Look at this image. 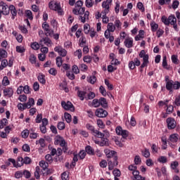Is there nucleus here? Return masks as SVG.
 Here are the masks:
<instances>
[{"instance_id":"1","label":"nucleus","mask_w":180,"mask_h":180,"mask_svg":"<svg viewBox=\"0 0 180 180\" xmlns=\"http://www.w3.org/2000/svg\"><path fill=\"white\" fill-rule=\"evenodd\" d=\"M83 6V1L81 0L77 1L75 3V8H73L72 10V13L75 15H80L79 18V20H81V22L85 23L86 20H89V12L88 11H86L85 7ZM82 16V15H84Z\"/></svg>"},{"instance_id":"2","label":"nucleus","mask_w":180,"mask_h":180,"mask_svg":"<svg viewBox=\"0 0 180 180\" xmlns=\"http://www.w3.org/2000/svg\"><path fill=\"white\" fill-rule=\"evenodd\" d=\"M50 10L58 12L60 15H63V11L61 9L60 3L57 1H51L49 4Z\"/></svg>"},{"instance_id":"3","label":"nucleus","mask_w":180,"mask_h":180,"mask_svg":"<svg viewBox=\"0 0 180 180\" xmlns=\"http://www.w3.org/2000/svg\"><path fill=\"white\" fill-rule=\"evenodd\" d=\"M86 127L88 130L91 131L93 135L97 138H101L102 137V132L99 131L97 129H95V127L91 125V124L88 123L86 125Z\"/></svg>"},{"instance_id":"4","label":"nucleus","mask_w":180,"mask_h":180,"mask_svg":"<svg viewBox=\"0 0 180 180\" xmlns=\"http://www.w3.org/2000/svg\"><path fill=\"white\" fill-rule=\"evenodd\" d=\"M118 158L117 156H115L113 159H108V169L110 171H112L114 169L115 167H116L118 165Z\"/></svg>"},{"instance_id":"5","label":"nucleus","mask_w":180,"mask_h":180,"mask_svg":"<svg viewBox=\"0 0 180 180\" xmlns=\"http://www.w3.org/2000/svg\"><path fill=\"white\" fill-rule=\"evenodd\" d=\"M0 11L3 15L6 16L9 15V7L4 1L0 2Z\"/></svg>"},{"instance_id":"6","label":"nucleus","mask_w":180,"mask_h":180,"mask_svg":"<svg viewBox=\"0 0 180 180\" xmlns=\"http://www.w3.org/2000/svg\"><path fill=\"white\" fill-rule=\"evenodd\" d=\"M61 106L65 110H70L71 112L75 111V107L70 101H68V102L62 101Z\"/></svg>"},{"instance_id":"7","label":"nucleus","mask_w":180,"mask_h":180,"mask_svg":"<svg viewBox=\"0 0 180 180\" xmlns=\"http://www.w3.org/2000/svg\"><path fill=\"white\" fill-rule=\"evenodd\" d=\"M54 144L55 146H64L66 145V141L63 136L57 135L54 139Z\"/></svg>"},{"instance_id":"8","label":"nucleus","mask_w":180,"mask_h":180,"mask_svg":"<svg viewBox=\"0 0 180 180\" xmlns=\"http://www.w3.org/2000/svg\"><path fill=\"white\" fill-rule=\"evenodd\" d=\"M95 115L99 118H105L108 116V112L103 108H98L95 112Z\"/></svg>"},{"instance_id":"9","label":"nucleus","mask_w":180,"mask_h":180,"mask_svg":"<svg viewBox=\"0 0 180 180\" xmlns=\"http://www.w3.org/2000/svg\"><path fill=\"white\" fill-rule=\"evenodd\" d=\"M42 27L45 31V34L46 37H52L53 34V30L50 29V26L46 23V22L42 24Z\"/></svg>"},{"instance_id":"10","label":"nucleus","mask_w":180,"mask_h":180,"mask_svg":"<svg viewBox=\"0 0 180 180\" xmlns=\"http://www.w3.org/2000/svg\"><path fill=\"white\" fill-rule=\"evenodd\" d=\"M166 123L167 124V129L169 130L174 129L176 128V121L172 117L166 119Z\"/></svg>"},{"instance_id":"11","label":"nucleus","mask_w":180,"mask_h":180,"mask_svg":"<svg viewBox=\"0 0 180 180\" xmlns=\"http://www.w3.org/2000/svg\"><path fill=\"white\" fill-rule=\"evenodd\" d=\"M54 51L58 53L59 56L63 58L67 56V51L60 46H56Z\"/></svg>"},{"instance_id":"12","label":"nucleus","mask_w":180,"mask_h":180,"mask_svg":"<svg viewBox=\"0 0 180 180\" xmlns=\"http://www.w3.org/2000/svg\"><path fill=\"white\" fill-rule=\"evenodd\" d=\"M104 153L106 157L110 160H113L115 157H117V153L115 150H111L110 149H105Z\"/></svg>"},{"instance_id":"13","label":"nucleus","mask_w":180,"mask_h":180,"mask_svg":"<svg viewBox=\"0 0 180 180\" xmlns=\"http://www.w3.org/2000/svg\"><path fill=\"white\" fill-rule=\"evenodd\" d=\"M4 97L11 98L13 95V89L11 87H7L3 91Z\"/></svg>"},{"instance_id":"14","label":"nucleus","mask_w":180,"mask_h":180,"mask_svg":"<svg viewBox=\"0 0 180 180\" xmlns=\"http://www.w3.org/2000/svg\"><path fill=\"white\" fill-rule=\"evenodd\" d=\"M179 141V134H172L169 136V139H167L168 142L172 143H176Z\"/></svg>"},{"instance_id":"15","label":"nucleus","mask_w":180,"mask_h":180,"mask_svg":"<svg viewBox=\"0 0 180 180\" xmlns=\"http://www.w3.org/2000/svg\"><path fill=\"white\" fill-rule=\"evenodd\" d=\"M77 94L79 98L80 99V101H84V100H86V91L78 90Z\"/></svg>"},{"instance_id":"16","label":"nucleus","mask_w":180,"mask_h":180,"mask_svg":"<svg viewBox=\"0 0 180 180\" xmlns=\"http://www.w3.org/2000/svg\"><path fill=\"white\" fill-rule=\"evenodd\" d=\"M11 12L12 17V20H15V18L17 16V10L15 9V7L13 5H11L9 6V13Z\"/></svg>"},{"instance_id":"17","label":"nucleus","mask_w":180,"mask_h":180,"mask_svg":"<svg viewBox=\"0 0 180 180\" xmlns=\"http://www.w3.org/2000/svg\"><path fill=\"white\" fill-rule=\"evenodd\" d=\"M134 40L132 38H127L125 39L124 44L127 49H131L133 47Z\"/></svg>"},{"instance_id":"18","label":"nucleus","mask_w":180,"mask_h":180,"mask_svg":"<svg viewBox=\"0 0 180 180\" xmlns=\"http://www.w3.org/2000/svg\"><path fill=\"white\" fill-rule=\"evenodd\" d=\"M102 136L101 137H98V139H101V146L103 147V146H109V143H108V139L105 138V135L103 133H102Z\"/></svg>"},{"instance_id":"19","label":"nucleus","mask_w":180,"mask_h":180,"mask_svg":"<svg viewBox=\"0 0 180 180\" xmlns=\"http://www.w3.org/2000/svg\"><path fill=\"white\" fill-rule=\"evenodd\" d=\"M132 174L134 177V180H146L145 177L140 175L139 171H135L132 172Z\"/></svg>"},{"instance_id":"20","label":"nucleus","mask_w":180,"mask_h":180,"mask_svg":"<svg viewBox=\"0 0 180 180\" xmlns=\"http://www.w3.org/2000/svg\"><path fill=\"white\" fill-rule=\"evenodd\" d=\"M174 89V81L173 80H169L167 82H166V90L172 92V90Z\"/></svg>"},{"instance_id":"21","label":"nucleus","mask_w":180,"mask_h":180,"mask_svg":"<svg viewBox=\"0 0 180 180\" xmlns=\"http://www.w3.org/2000/svg\"><path fill=\"white\" fill-rule=\"evenodd\" d=\"M85 151L89 155H95V150L91 146H86L85 148Z\"/></svg>"},{"instance_id":"22","label":"nucleus","mask_w":180,"mask_h":180,"mask_svg":"<svg viewBox=\"0 0 180 180\" xmlns=\"http://www.w3.org/2000/svg\"><path fill=\"white\" fill-rule=\"evenodd\" d=\"M51 39L49 37L43 38L40 41V45L41 46H44V44L46 45V46H49V45L51 44Z\"/></svg>"},{"instance_id":"23","label":"nucleus","mask_w":180,"mask_h":180,"mask_svg":"<svg viewBox=\"0 0 180 180\" xmlns=\"http://www.w3.org/2000/svg\"><path fill=\"white\" fill-rule=\"evenodd\" d=\"M122 25V22L120 20H116L115 21L114 26L115 30H117V31H121Z\"/></svg>"},{"instance_id":"24","label":"nucleus","mask_w":180,"mask_h":180,"mask_svg":"<svg viewBox=\"0 0 180 180\" xmlns=\"http://www.w3.org/2000/svg\"><path fill=\"white\" fill-rule=\"evenodd\" d=\"M37 79L40 84H41L43 85L46 84V79H45V75L44 74L39 73Z\"/></svg>"},{"instance_id":"25","label":"nucleus","mask_w":180,"mask_h":180,"mask_svg":"<svg viewBox=\"0 0 180 180\" xmlns=\"http://www.w3.org/2000/svg\"><path fill=\"white\" fill-rule=\"evenodd\" d=\"M16 165L18 168L22 167L24 165V158L21 156H18L17 158Z\"/></svg>"},{"instance_id":"26","label":"nucleus","mask_w":180,"mask_h":180,"mask_svg":"<svg viewBox=\"0 0 180 180\" xmlns=\"http://www.w3.org/2000/svg\"><path fill=\"white\" fill-rule=\"evenodd\" d=\"M143 60V62L142 65L140 66V72H143V69L145 68L146 67H148V65L149 63V60L146 58Z\"/></svg>"},{"instance_id":"27","label":"nucleus","mask_w":180,"mask_h":180,"mask_svg":"<svg viewBox=\"0 0 180 180\" xmlns=\"http://www.w3.org/2000/svg\"><path fill=\"white\" fill-rule=\"evenodd\" d=\"M102 6L103 8H105L104 13H105V14H108L110 11V4L106 1H103L102 4Z\"/></svg>"},{"instance_id":"28","label":"nucleus","mask_w":180,"mask_h":180,"mask_svg":"<svg viewBox=\"0 0 180 180\" xmlns=\"http://www.w3.org/2000/svg\"><path fill=\"white\" fill-rule=\"evenodd\" d=\"M99 101H100V105H101L104 108H108V103H107L106 98L101 97L99 99Z\"/></svg>"},{"instance_id":"29","label":"nucleus","mask_w":180,"mask_h":180,"mask_svg":"<svg viewBox=\"0 0 180 180\" xmlns=\"http://www.w3.org/2000/svg\"><path fill=\"white\" fill-rule=\"evenodd\" d=\"M172 63L176 65L180 63V60L178 59L177 55H172Z\"/></svg>"},{"instance_id":"30","label":"nucleus","mask_w":180,"mask_h":180,"mask_svg":"<svg viewBox=\"0 0 180 180\" xmlns=\"http://www.w3.org/2000/svg\"><path fill=\"white\" fill-rule=\"evenodd\" d=\"M169 25L176 24V18L174 15H170L168 18Z\"/></svg>"},{"instance_id":"31","label":"nucleus","mask_w":180,"mask_h":180,"mask_svg":"<svg viewBox=\"0 0 180 180\" xmlns=\"http://www.w3.org/2000/svg\"><path fill=\"white\" fill-rule=\"evenodd\" d=\"M161 141L162 142V150H167V138L165 136H162L161 139Z\"/></svg>"},{"instance_id":"32","label":"nucleus","mask_w":180,"mask_h":180,"mask_svg":"<svg viewBox=\"0 0 180 180\" xmlns=\"http://www.w3.org/2000/svg\"><path fill=\"white\" fill-rule=\"evenodd\" d=\"M107 30L112 32V33H113L116 30L115 25L113 24V22H109L108 23Z\"/></svg>"},{"instance_id":"33","label":"nucleus","mask_w":180,"mask_h":180,"mask_svg":"<svg viewBox=\"0 0 180 180\" xmlns=\"http://www.w3.org/2000/svg\"><path fill=\"white\" fill-rule=\"evenodd\" d=\"M139 57L141 58H143V60H145L146 58L147 60H149V56L148 54H146L145 50H141V51L139 53Z\"/></svg>"},{"instance_id":"34","label":"nucleus","mask_w":180,"mask_h":180,"mask_svg":"<svg viewBox=\"0 0 180 180\" xmlns=\"http://www.w3.org/2000/svg\"><path fill=\"white\" fill-rule=\"evenodd\" d=\"M158 161L160 162V163H162V164H166L167 162H168V160L166 156H160L158 159Z\"/></svg>"},{"instance_id":"35","label":"nucleus","mask_w":180,"mask_h":180,"mask_svg":"<svg viewBox=\"0 0 180 180\" xmlns=\"http://www.w3.org/2000/svg\"><path fill=\"white\" fill-rule=\"evenodd\" d=\"M151 30L153 32H156L158 30L159 25L155 22L150 23Z\"/></svg>"},{"instance_id":"36","label":"nucleus","mask_w":180,"mask_h":180,"mask_svg":"<svg viewBox=\"0 0 180 180\" xmlns=\"http://www.w3.org/2000/svg\"><path fill=\"white\" fill-rule=\"evenodd\" d=\"M8 124V120L6 118L2 119L0 120V129H4Z\"/></svg>"},{"instance_id":"37","label":"nucleus","mask_w":180,"mask_h":180,"mask_svg":"<svg viewBox=\"0 0 180 180\" xmlns=\"http://www.w3.org/2000/svg\"><path fill=\"white\" fill-rule=\"evenodd\" d=\"M65 120H66V122L70 124L72 122V116L68 112L64 113Z\"/></svg>"},{"instance_id":"38","label":"nucleus","mask_w":180,"mask_h":180,"mask_svg":"<svg viewBox=\"0 0 180 180\" xmlns=\"http://www.w3.org/2000/svg\"><path fill=\"white\" fill-rule=\"evenodd\" d=\"M31 48L34 51H38L40 48V45L38 42L34 41L31 44Z\"/></svg>"},{"instance_id":"39","label":"nucleus","mask_w":180,"mask_h":180,"mask_svg":"<svg viewBox=\"0 0 180 180\" xmlns=\"http://www.w3.org/2000/svg\"><path fill=\"white\" fill-rule=\"evenodd\" d=\"M39 166L44 169V170H46L49 167V164L47 162H45L44 160H41L39 162Z\"/></svg>"},{"instance_id":"40","label":"nucleus","mask_w":180,"mask_h":180,"mask_svg":"<svg viewBox=\"0 0 180 180\" xmlns=\"http://www.w3.org/2000/svg\"><path fill=\"white\" fill-rule=\"evenodd\" d=\"M95 97H96L95 93L93 92V91H91V92H89V93L87 94V96H86V101L93 100V99H94Z\"/></svg>"},{"instance_id":"41","label":"nucleus","mask_w":180,"mask_h":180,"mask_svg":"<svg viewBox=\"0 0 180 180\" xmlns=\"http://www.w3.org/2000/svg\"><path fill=\"white\" fill-rule=\"evenodd\" d=\"M40 144L41 148H44L46 147L45 140L43 138H41L39 141H36V144Z\"/></svg>"},{"instance_id":"42","label":"nucleus","mask_w":180,"mask_h":180,"mask_svg":"<svg viewBox=\"0 0 180 180\" xmlns=\"http://www.w3.org/2000/svg\"><path fill=\"white\" fill-rule=\"evenodd\" d=\"M87 81L90 84H94L96 82V77L94 75L90 76L89 77H87Z\"/></svg>"},{"instance_id":"43","label":"nucleus","mask_w":180,"mask_h":180,"mask_svg":"<svg viewBox=\"0 0 180 180\" xmlns=\"http://www.w3.org/2000/svg\"><path fill=\"white\" fill-rule=\"evenodd\" d=\"M0 56L1 58H6L8 56V53L4 49L0 48Z\"/></svg>"},{"instance_id":"44","label":"nucleus","mask_w":180,"mask_h":180,"mask_svg":"<svg viewBox=\"0 0 180 180\" xmlns=\"http://www.w3.org/2000/svg\"><path fill=\"white\" fill-rule=\"evenodd\" d=\"M86 43V37L84 36H82L79 39V46L84 47Z\"/></svg>"},{"instance_id":"45","label":"nucleus","mask_w":180,"mask_h":180,"mask_svg":"<svg viewBox=\"0 0 180 180\" xmlns=\"http://www.w3.org/2000/svg\"><path fill=\"white\" fill-rule=\"evenodd\" d=\"M34 176L37 180H39L40 178V167L39 166L36 167V171L34 172Z\"/></svg>"},{"instance_id":"46","label":"nucleus","mask_w":180,"mask_h":180,"mask_svg":"<svg viewBox=\"0 0 180 180\" xmlns=\"http://www.w3.org/2000/svg\"><path fill=\"white\" fill-rule=\"evenodd\" d=\"M10 84V81L8 80V78L7 76L4 77L2 80V85L4 86H7Z\"/></svg>"},{"instance_id":"47","label":"nucleus","mask_w":180,"mask_h":180,"mask_svg":"<svg viewBox=\"0 0 180 180\" xmlns=\"http://www.w3.org/2000/svg\"><path fill=\"white\" fill-rule=\"evenodd\" d=\"M25 16L30 20H32L33 19V15H32V13L30 10H26L25 11Z\"/></svg>"},{"instance_id":"48","label":"nucleus","mask_w":180,"mask_h":180,"mask_svg":"<svg viewBox=\"0 0 180 180\" xmlns=\"http://www.w3.org/2000/svg\"><path fill=\"white\" fill-rule=\"evenodd\" d=\"M56 60V65L58 66V68H60L63 63L62 58L60 56H58Z\"/></svg>"},{"instance_id":"49","label":"nucleus","mask_w":180,"mask_h":180,"mask_svg":"<svg viewBox=\"0 0 180 180\" xmlns=\"http://www.w3.org/2000/svg\"><path fill=\"white\" fill-rule=\"evenodd\" d=\"M60 147L63 148L62 150L64 153H65V154L68 153L69 155L72 154V151L71 152L68 151V147L67 143H66V144H64V146H61Z\"/></svg>"},{"instance_id":"50","label":"nucleus","mask_w":180,"mask_h":180,"mask_svg":"<svg viewBox=\"0 0 180 180\" xmlns=\"http://www.w3.org/2000/svg\"><path fill=\"white\" fill-rule=\"evenodd\" d=\"M57 128L58 129V130L60 131H63L65 129V124L63 122H59L58 125H57Z\"/></svg>"},{"instance_id":"51","label":"nucleus","mask_w":180,"mask_h":180,"mask_svg":"<svg viewBox=\"0 0 180 180\" xmlns=\"http://www.w3.org/2000/svg\"><path fill=\"white\" fill-rule=\"evenodd\" d=\"M142 155L144 158H148L150 155V153L148 149L146 148L145 150H142Z\"/></svg>"},{"instance_id":"52","label":"nucleus","mask_w":180,"mask_h":180,"mask_svg":"<svg viewBox=\"0 0 180 180\" xmlns=\"http://www.w3.org/2000/svg\"><path fill=\"white\" fill-rule=\"evenodd\" d=\"M174 111V106L172 105H169L167 106H166V112H167V114L170 115Z\"/></svg>"},{"instance_id":"53","label":"nucleus","mask_w":180,"mask_h":180,"mask_svg":"<svg viewBox=\"0 0 180 180\" xmlns=\"http://www.w3.org/2000/svg\"><path fill=\"white\" fill-rule=\"evenodd\" d=\"M61 178L62 180H69V172H64L63 173H62L61 174Z\"/></svg>"},{"instance_id":"54","label":"nucleus","mask_w":180,"mask_h":180,"mask_svg":"<svg viewBox=\"0 0 180 180\" xmlns=\"http://www.w3.org/2000/svg\"><path fill=\"white\" fill-rule=\"evenodd\" d=\"M92 105L94 108H98L101 105L100 100H98L97 98L94 99L93 102H92Z\"/></svg>"},{"instance_id":"55","label":"nucleus","mask_w":180,"mask_h":180,"mask_svg":"<svg viewBox=\"0 0 180 180\" xmlns=\"http://www.w3.org/2000/svg\"><path fill=\"white\" fill-rule=\"evenodd\" d=\"M128 169L131 172H133L132 173L135 172H139V170H137V166L135 165H130L128 167Z\"/></svg>"},{"instance_id":"56","label":"nucleus","mask_w":180,"mask_h":180,"mask_svg":"<svg viewBox=\"0 0 180 180\" xmlns=\"http://www.w3.org/2000/svg\"><path fill=\"white\" fill-rule=\"evenodd\" d=\"M85 4L86 8H92V6H94V1H93V0H86Z\"/></svg>"},{"instance_id":"57","label":"nucleus","mask_w":180,"mask_h":180,"mask_svg":"<svg viewBox=\"0 0 180 180\" xmlns=\"http://www.w3.org/2000/svg\"><path fill=\"white\" fill-rule=\"evenodd\" d=\"M180 89V82L179 81L173 82V89L179 90Z\"/></svg>"},{"instance_id":"58","label":"nucleus","mask_w":180,"mask_h":180,"mask_svg":"<svg viewBox=\"0 0 180 180\" xmlns=\"http://www.w3.org/2000/svg\"><path fill=\"white\" fill-rule=\"evenodd\" d=\"M16 51L18 53H23L25 52V49L23 46H16Z\"/></svg>"},{"instance_id":"59","label":"nucleus","mask_w":180,"mask_h":180,"mask_svg":"<svg viewBox=\"0 0 180 180\" xmlns=\"http://www.w3.org/2000/svg\"><path fill=\"white\" fill-rule=\"evenodd\" d=\"M30 62L33 65L36 64L37 57L34 54H31L30 56Z\"/></svg>"},{"instance_id":"60","label":"nucleus","mask_w":180,"mask_h":180,"mask_svg":"<svg viewBox=\"0 0 180 180\" xmlns=\"http://www.w3.org/2000/svg\"><path fill=\"white\" fill-rule=\"evenodd\" d=\"M162 22L165 24V25L166 26H169V19L165 16L163 15L162 18Z\"/></svg>"},{"instance_id":"61","label":"nucleus","mask_w":180,"mask_h":180,"mask_svg":"<svg viewBox=\"0 0 180 180\" xmlns=\"http://www.w3.org/2000/svg\"><path fill=\"white\" fill-rule=\"evenodd\" d=\"M22 174L24 175V176L25 177V179H30L31 177V173L27 170V169H25L23 172H22Z\"/></svg>"},{"instance_id":"62","label":"nucleus","mask_w":180,"mask_h":180,"mask_svg":"<svg viewBox=\"0 0 180 180\" xmlns=\"http://www.w3.org/2000/svg\"><path fill=\"white\" fill-rule=\"evenodd\" d=\"M75 56H77L79 59H81L82 57V49H78L75 52Z\"/></svg>"},{"instance_id":"63","label":"nucleus","mask_w":180,"mask_h":180,"mask_svg":"<svg viewBox=\"0 0 180 180\" xmlns=\"http://www.w3.org/2000/svg\"><path fill=\"white\" fill-rule=\"evenodd\" d=\"M141 162V157L139 155H136L134 158V163L136 165H140Z\"/></svg>"},{"instance_id":"64","label":"nucleus","mask_w":180,"mask_h":180,"mask_svg":"<svg viewBox=\"0 0 180 180\" xmlns=\"http://www.w3.org/2000/svg\"><path fill=\"white\" fill-rule=\"evenodd\" d=\"M174 104L177 107H180V96L176 97V99H174Z\"/></svg>"}]
</instances>
